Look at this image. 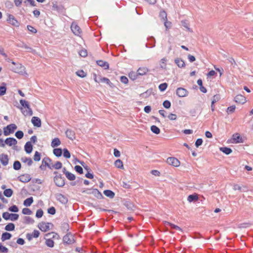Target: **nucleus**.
Masks as SVG:
<instances>
[{"instance_id": "obj_1", "label": "nucleus", "mask_w": 253, "mask_h": 253, "mask_svg": "<svg viewBox=\"0 0 253 253\" xmlns=\"http://www.w3.org/2000/svg\"><path fill=\"white\" fill-rule=\"evenodd\" d=\"M17 128V126L15 124H10L3 128V134L5 136H8L13 133Z\"/></svg>"}, {"instance_id": "obj_2", "label": "nucleus", "mask_w": 253, "mask_h": 253, "mask_svg": "<svg viewBox=\"0 0 253 253\" xmlns=\"http://www.w3.org/2000/svg\"><path fill=\"white\" fill-rule=\"evenodd\" d=\"M71 29L73 33L76 36H80L82 30L76 22H73L71 26Z\"/></svg>"}, {"instance_id": "obj_3", "label": "nucleus", "mask_w": 253, "mask_h": 253, "mask_svg": "<svg viewBox=\"0 0 253 253\" xmlns=\"http://www.w3.org/2000/svg\"><path fill=\"white\" fill-rule=\"evenodd\" d=\"M167 163L169 165L175 167L179 166L180 164L179 161L174 157L168 158L167 160Z\"/></svg>"}, {"instance_id": "obj_4", "label": "nucleus", "mask_w": 253, "mask_h": 253, "mask_svg": "<svg viewBox=\"0 0 253 253\" xmlns=\"http://www.w3.org/2000/svg\"><path fill=\"white\" fill-rule=\"evenodd\" d=\"M56 199L62 204L65 205L68 203V198L60 193H57L55 195Z\"/></svg>"}, {"instance_id": "obj_5", "label": "nucleus", "mask_w": 253, "mask_h": 253, "mask_svg": "<svg viewBox=\"0 0 253 253\" xmlns=\"http://www.w3.org/2000/svg\"><path fill=\"white\" fill-rule=\"evenodd\" d=\"M4 142L5 143V144L6 145H8L9 146H14L13 149H14V150L16 149V148L17 147L16 145L17 143V141L14 138H13V137L7 138L4 140Z\"/></svg>"}, {"instance_id": "obj_6", "label": "nucleus", "mask_w": 253, "mask_h": 253, "mask_svg": "<svg viewBox=\"0 0 253 253\" xmlns=\"http://www.w3.org/2000/svg\"><path fill=\"white\" fill-rule=\"evenodd\" d=\"M55 184L58 187H63L64 184V180L60 175H56L54 178Z\"/></svg>"}, {"instance_id": "obj_7", "label": "nucleus", "mask_w": 253, "mask_h": 253, "mask_svg": "<svg viewBox=\"0 0 253 253\" xmlns=\"http://www.w3.org/2000/svg\"><path fill=\"white\" fill-rule=\"evenodd\" d=\"M63 242L65 243L71 244L74 243L75 240L73 235L70 233H68L63 237Z\"/></svg>"}, {"instance_id": "obj_8", "label": "nucleus", "mask_w": 253, "mask_h": 253, "mask_svg": "<svg viewBox=\"0 0 253 253\" xmlns=\"http://www.w3.org/2000/svg\"><path fill=\"white\" fill-rule=\"evenodd\" d=\"M176 94L179 97H184L188 95V91L183 87H178L176 89Z\"/></svg>"}, {"instance_id": "obj_9", "label": "nucleus", "mask_w": 253, "mask_h": 253, "mask_svg": "<svg viewBox=\"0 0 253 253\" xmlns=\"http://www.w3.org/2000/svg\"><path fill=\"white\" fill-rule=\"evenodd\" d=\"M50 225H52L50 223L41 222L39 224L38 227L41 231L46 232L50 229Z\"/></svg>"}, {"instance_id": "obj_10", "label": "nucleus", "mask_w": 253, "mask_h": 253, "mask_svg": "<svg viewBox=\"0 0 253 253\" xmlns=\"http://www.w3.org/2000/svg\"><path fill=\"white\" fill-rule=\"evenodd\" d=\"M231 143H243V140L240 135L238 133L233 134L232 135Z\"/></svg>"}, {"instance_id": "obj_11", "label": "nucleus", "mask_w": 253, "mask_h": 253, "mask_svg": "<svg viewBox=\"0 0 253 253\" xmlns=\"http://www.w3.org/2000/svg\"><path fill=\"white\" fill-rule=\"evenodd\" d=\"M234 101L237 103L242 104H243L247 102L246 97L241 94L236 95L234 98Z\"/></svg>"}, {"instance_id": "obj_12", "label": "nucleus", "mask_w": 253, "mask_h": 253, "mask_svg": "<svg viewBox=\"0 0 253 253\" xmlns=\"http://www.w3.org/2000/svg\"><path fill=\"white\" fill-rule=\"evenodd\" d=\"M19 181L23 183H27L31 179L30 175L28 174H24L18 177Z\"/></svg>"}, {"instance_id": "obj_13", "label": "nucleus", "mask_w": 253, "mask_h": 253, "mask_svg": "<svg viewBox=\"0 0 253 253\" xmlns=\"http://www.w3.org/2000/svg\"><path fill=\"white\" fill-rule=\"evenodd\" d=\"M0 161L3 166H7L9 162V158L8 155L4 154H0Z\"/></svg>"}, {"instance_id": "obj_14", "label": "nucleus", "mask_w": 253, "mask_h": 253, "mask_svg": "<svg viewBox=\"0 0 253 253\" xmlns=\"http://www.w3.org/2000/svg\"><path fill=\"white\" fill-rule=\"evenodd\" d=\"M31 122L34 126L37 127H40L42 126L41 120L39 117H33L31 120Z\"/></svg>"}, {"instance_id": "obj_15", "label": "nucleus", "mask_w": 253, "mask_h": 253, "mask_svg": "<svg viewBox=\"0 0 253 253\" xmlns=\"http://www.w3.org/2000/svg\"><path fill=\"white\" fill-rule=\"evenodd\" d=\"M65 134L66 136L72 140H75L76 139L75 132L74 131L71 129H68L66 131Z\"/></svg>"}, {"instance_id": "obj_16", "label": "nucleus", "mask_w": 253, "mask_h": 253, "mask_svg": "<svg viewBox=\"0 0 253 253\" xmlns=\"http://www.w3.org/2000/svg\"><path fill=\"white\" fill-rule=\"evenodd\" d=\"M94 81L95 82H97V83H99V82H101V83H106V84H108L111 87H113V84L110 82V81L107 78H105V77H103V78H99V80L98 81L96 78H95L94 79Z\"/></svg>"}, {"instance_id": "obj_17", "label": "nucleus", "mask_w": 253, "mask_h": 253, "mask_svg": "<svg viewBox=\"0 0 253 253\" xmlns=\"http://www.w3.org/2000/svg\"><path fill=\"white\" fill-rule=\"evenodd\" d=\"M63 173L66 175V177L69 180H74L75 179V178H76L75 175L74 174L67 171L65 168L63 169Z\"/></svg>"}, {"instance_id": "obj_18", "label": "nucleus", "mask_w": 253, "mask_h": 253, "mask_svg": "<svg viewBox=\"0 0 253 253\" xmlns=\"http://www.w3.org/2000/svg\"><path fill=\"white\" fill-rule=\"evenodd\" d=\"M148 68L147 67H143L139 68L137 71V73L139 76H143L146 75L148 72Z\"/></svg>"}, {"instance_id": "obj_19", "label": "nucleus", "mask_w": 253, "mask_h": 253, "mask_svg": "<svg viewBox=\"0 0 253 253\" xmlns=\"http://www.w3.org/2000/svg\"><path fill=\"white\" fill-rule=\"evenodd\" d=\"M26 108L27 109L26 110H24L22 111V113L24 116H32L33 113L32 109L30 108L29 104H27Z\"/></svg>"}, {"instance_id": "obj_20", "label": "nucleus", "mask_w": 253, "mask_h": 253, "mask_svg": "<svg viewBox=\"0 0 253 253\" xmlns=\"http://www.w3.org/2000/svg\"><path fill=\"white\" fill-rule=\"evenodd\" d=\"M98 65L100 67H103L105 69H109V65L108 62L103 60H98L96 61Z\"/></svg>"}, {"instance_id": "obj_21", "label": "nucleus", "mask_w": 253, "mask_h": 253, "mask_svg": "<svg viewBox=\"0 0 253 253\" xmlns=\"http://www.w3.org/2000/svg\"><path fill=\"white\" fill-rule=\"evenodd\" d=\"M60 144L61 141L58 138L56 137L52 139L51 143V146L53 148H54L59 146Z\"/></svg>"}, {"instance_id": "obj_22", "label": "nucleus", "mask_w": 253, "mask_h": 253, "mask_svg": "<svg viewBox=\"0 0 253 253\" xmlns=\"http://www.w3.org/2000/svg\"><path fill=\"white\" fill-rule=\"evenodd\" d=\"M24 148H25V151L27 153H28V154L31 153L33 150V146H32V145L31 144V142H30V141L27 142L26 143Z\"/></svg>"}, {"instance_id": "obj_23", "label": "nucleus", "mask_w": 253, "mask_h": 253, "mask_svg": "<svg viewBox=\"0 0 253 253\" xmlns=\"http://www.w3.org/2000/svg\"><path fill=\"white\" fill-rule=\"evenodd\" d=\"M198 200V196L197 194L190 195L188 196L187 201L189 203H191L194 201H197Z\"/></svg>"}, {"instance_id": "obj_24", "label": "nucleus", "mask_w": 253, "mask_h": 253, "mask_svg": "<svg viewBox=\"0 0 253 253\" xmlns=\"http://www.w3.org/2000/svg\"><path fill=\"white\" fill-rule=\"evenodd\" d=\"M51 160L48 158H44L42 161V163L44 164V166L47 167L49 169H52V166H50V162H51Z\"/></svg>"}, {"instance_id": "obj_25", "label": "nucleus", "mask_w": 253, "mask_h": 253, "mask_svg": "<svg viewBox=\"0 0 253 253\" xmlns=\"http://www.w3.org/2000/svg\"><path fill=\"white\" fill-rule=\"evenodd\" d=\"M12 235L10 233L8 232H4L2 233L1 237V240L2 242L5 240H9L11 237Z\"/></svg>"}, {"instance_id": "obj_26", "label": "nucleus", "mask_w": 253, "mask_h": 253, "mask_svg": "<svg viewBox=\"0 0 253 253\" xmlns=\"http://www.w3.org/2000/svg\"><path fill=\"white\" fill-rule=\"evenodd\" d=\"M175 63L180 68L185 66V63L183 60L180 58H176L174 60Z\"/></svg>"}, {"instance_id": "obj_27", "label": "nucleus", "mask_w": 253, "mask_h": 253, "mask_svg": "<svg viewBox=\"0 0 253 253\" xmlns=\"http://www.w3.org/2000/svg\"><path fill=\"white\" fill-rule=\"evenodd\" d=\"M104 194L110 198H113L115 196V193L110 190H106L103 192Z\"/></svg>"}, {"instance_id": "obj_28", "label": "nucleus", "mask_w": 253, "mask_h": 253, "mask_svg": "<svg viewBox=\"0 0 253 253\" xmlns=\"http://www.w3.org/2000/svg\"><path fill=\"white\" fill-rule=\"evenodd\" d=\"M159 17L161 18V20H163L164 21L168 20L167 14L164 10H162L160 11L159 13Z\"/></svg>"}, {"instance_id": "obj_29", "label": "nucleus", "mask_w": 253, "mask_h": 253, "mask_svg": "<svg viewBox=\"0 0 253 253\" xmlns=\"http://www.w3.org/2000/svg\"><path fill=\"white\" fill-rule=\"evenodd\" d=\"M13 190L10 189H6L3 191V194L6 197H10L13 195Z\"/></svg>"}, {"instance_id": "obj_30", "label": "nucleus", "mask_w": 253, "mask_h": 253, "mask_svg": "<svg viewBox=\"0 0 253 253\" xmlns=\"http://www.w3.org/2000/svg\"><path fill=\"white\" fill-rule=\"evenodd\" d=\"M2 85L0 86V96L4 95L6 91V84L3 83Z\"/></svg>"}, {"instance_id": "obj_31", "label": "nucleus", "mask_w": 253, "mask_h": 253, "mask_svg": "<svg viewBox=\"0 0 253 253\" xmlns=\"http://www.w3.org/2000/svg\"><path fill=\"white\" fill-rule=\"evenodd\" d=\"M33 197H30V198L26 199L24 201L23 204L26 207H29L31 205V204L33 203Z\"/></svg>"}, {"instance_id": "obj_32", "label": "nucleus", "mask_w": 253, "mask_h": 253, "mask_svg": "<svg viewBox=\"0 0 253 253\" xmlns=\"http://www.w3.org/2000/svg\"><path fill=\"white\" fill-rule=\"evenodd\" d=\"M114 165L117 168L124 169V165L123 162L120 159H118L117 160H116L115 162Z\"/></svg>"}, {"instance_id": "obj_33", "label": "nucleus", "mask_w": 253, "mask_h": 253, "mask_svg": "<svg viewBox=\"0 0 253 253\" xmlns=\"http://www.w3.org/2000/svg\"><path fill=\"white\" fill-rule=\"evenodd\" d=\"M219 149L221 152H222L223 153H225L226 155H229L232 152L231 149L227 147H220Z\"/></svg>"}, {"instance_id": "obj_34", "label": "nucleus", "mask_w": 253, "mask_h": 253, "mask_svg": "<svg viewBox=\"0 0 253 253\" xmlns=\"http://www.w3.org/2000/svg\"><path fill=\"white\" fill-rule=\"evenodd\" d=\"M129 77L132 80H136L139 76L137 73L135 72H131L129 73Z\"/></svg>"}, {"instance_id": "obj_35", "label": "nucleus", "mask_w": 253, "mask_h": 253, "mask_svg": "<svg viewBox=\"0 0 253 253\" xmlns=\"http://www.w3.org/2000/svg\"><path fill=\"white\" fill-rule=\"evenodd\" d=\"M53 154L57 157H60L62 153V151L61 148H55L53 150Z\"/></svg>"}, {"instance_id": "obj_36", "label": "nucleus", "mask_w": 253, "mask_h": 253, "mask_svg": "<svg viewBox=\"0 0 253 253\" xmlns=\"http://www.w3.org/2000/svg\"><path fill=\"white\" fill-rule=\"evenodd\" d=\"M15 225L13 223H9L5 227V230L6 231H13L14 230Z\"/></svg>"}, {"instance_id": "obj_37", "label": "nucleus", "mask_w": 253, "mask_h": 253, "mask_svg": "<svg viewBox=\"0 0 253 253\" xmlns=\"http://www.w3.org/2000/svg\"><path fill=\"white\" fill-rule=\"evenodd\" d=\"M151 130L154 133L158 134L160 132V129L156 126H151Z\"/></svg>"}, {"instance_id": "obj_38", "label": "nucleus", "mask_w": 253, "mask_h": 253, "mask_svg": "<svg viewBox=\"0 0 253 253\" xmlns=\"http://www.w3.org/2000/svg\"><path fill=\"white\" fill-rule=\"evenodd\" d=\"M45 244L47 246L52 248L54 246V242L50 239H46L45 241Z\"/></svg>"}, {"instance_id": "obj_39", "label": "nucleus", "mask_w": 253, "mask_h": 253, "mask_svg": "<svg viewBox=\"0 0 253 253\" xmlns=\"http://www.w3.org/2000/svg\"><path fill=\"white\" fill-rule=\"evenodd\" d=\"M62 164L60 162H56L55 164L52 165V169L54 168L55 169H58L62 168Z\"/></svg>"}, {"instance_id": "obj_40", "label": "nucleus", "mask_w": 253, "mask_h": 253, "mask_svg": "<svg viewBox=\"0 0 253 253\" xmlns=\"http://www.w3.org/2000/svg\"><path fill=\"white\" fill-rule=\"evenodd\" d=\"M19 46L21 47L24 48L25 49H28L32 52H35V50L33 49L31 47H29V46H28L26 44H25L24 43H22L21 45H20Z\"/></svg>"}, {"instance_id": "obj_41", "label": "nucleus", "mask_w": 253, "mask_h": 253, "mask_svg": "<svg viewBox=\"0 0 253 253\" xmlns=\"http://www.w3.org/2000/svg\"><path fill=\"white\" fill-rule=\"evenodd\" d=\"M21 167L20 163L18 161H15L13 164V169L15 170H19L20 169Z\"/></svg>"}, {"instance_id": "obj_42", "label": "nucleus", "mask_w": 253, "mask_h": 253, "mask_svg": "<svg viewBox=\"0 0 253 253\" xmlns=\"http://www.w3.org/2000/svg\"><path fill=\"white\" fill-rule=\"evenodd\" d=\"M236 109V106L235 105H232L230 107H228L226 110L227 113L229 114H231L233 113Z\"/></svg>"}, {"instance_id": "obj_43", "label": "nucleus", "mask_w": 253, "mask_h": 253, "mask_svg": "<svg viewBox=\"0 0 253 253\" xmlns=\"http://www.w3.org/2000/svg\"><path fill=\"white\" fill-rule=\"evenodd\" d=\"M34 160L35 161L37 162H38L41 160V154L39 152L36 151L35 152L34 156Z\"/></svg>"}, {"instance_id": "obj_44", "label": "nucleus", "mask_w": 253, "mask_h": 253, "mask_svg": "<svg viewBox=\"0 0 253 253\" xmlns=\"http://www.w3.org/2000/svg\"><path fill=\"white\" fill-rule=\"evenodd\" d=\"M22 160L23 162L27 163L28 166H31L33 163V161L30 158L25 157V158H22Z\"/></svg>"}, {"instance_id": "obj_45", "label": "nucleus", "mask_w": 253, "mask_h": 253, "mask_svg": "<svg viewBox=\"0 0 253 253\" xmlns=\"http://www.w3.org/2000/svg\"><path fill=\"white\" fill-rule=\"evenodd\" d=\"M19 215L16 213H10L9 219L12 221H15L18 219Z\"/></svg>"}, {"instance_id": "obj_46", "label": "nucleus", "mask_w": 253, "mask_h": 253, "mask_svg": "<svg viewBox=\"0 0 253 253\" xmlns=\"http://www.w3.org/2000/svg\"><path fill=\"white\" fill-rule=\"evenodd\" d=\"M220 99V96L218 94L214 95L211 100V103L213 105Z\"/></svg>"}, {"instance_id": "obj_47", "label": "nucleus", "mask_w": 253, "mask_h": 253, "mask_svg": "<svg viewBox=\"0 0 253 253\" xmlns=\"http://www.w3.org/2000/svg\"><path fill=\"white\" fill-rule=\"evenodd\" d=\"M15 136L18 138V139H21L23 138V136H24V133L23 132V131H21V130H18L17 131V132H16L15 133Z\"/></svg>"}, {"instance_id": "obj_48", "label": "nucleus", "mask_w": 253, "mask_h": 253, "mask_svg": "<svg viewBox=\"0 0 253 253\" xmlns=\"http://www.w3.org/2000/svg\"><path fill=\"white\" fill-rule=\"evenodd\" d=\"M22 212L23 214L26 215H30L32 213V211L28 208H24Z\"/></svg>"}, {"instance_id": "obj_49", "label": "nucleus", "mask_w": 253, "mask_h": 253, "mask_svg": "<svg viewBox=\"0 0 253 253\" xmlns=\"http://www.w3.org/2000/svg\"><path fill=\"white\" fill-rule=\"evenodd\" d=\"M167 86L168 84L167 83H163L159 85V88L161 91H163L166 89Z\"/></svg>"}, {"instance_id": "obj_50", "label": "nucleus", "mask_w": 253, "mask_h": 253, "mask_svg": "<svg viewBox=\"0 0 253 253\" xmlns=\"http://www.w3.org/2000/svg\"><path fill=\"white\" fill-rule=\"evenodd\" d=\"M63 156L66 158H70L71 157L69 151L67 149H63Z\"/></svg>"}, {"instance_id": "obj_51", "label": "nucleus", "mask_w": 253, "mask_h": 253, "mask_svg": "<svg viewBox=\"0 0 253 253\" xmlns=\"http://www.w3.org/2000/svg\"><path fill=\"white\" fill-rule=\"evenodd\" d=\"M77 75L82 78L85 77L86 76V73L83 70H79L76 72Z\"/></svg>"}, {"instance_id": "obj_52", "label": "nucleus", "mask_w": 253, "mask_h": 253, "mask_svg": "<svg viewBox=\"0 0 253 253\" xmlns=\"http://www.w3.org/2000/svg\"><path fill=\"white\" fill-rule=\"evenodd\" d=\"M25 223L27 224H32L34 222V219L29 216H26L25 218Z\"/></svg>"}, {"instance_id": "obj_53", "label": "nucleus", "mask_w": 253, "mask_h": 253, "mask_svg": "<svg viewBox=\"0 0 253 253\" xmlns=\"http://www.w3.org/2000/svg\"><path fill=\"white\" fill-rule=\"evenodd\" d=\"M164 26L166 28V30H168L171 27V23L170 21H168V20L164 21Z\"/></svg>"}, {"instance_id": "obj_54", "label": "nucleus", "mask_w": 253, "mask_h": 253, "mask_svg": "<svg viewBox=\"0 0 253 253\" xmlns=\"http://www.w3.org/2000/svg\"><path fill=\"white\" fill-rule=\"evenodd\" d=\"M160 62H161L160 65H161V68H164V69L166 68V62H167L166 58H162Z\"/></svg>"}, {"instance_id": "obj_55", "label": "nucleus", "mask_w": 253, "mask_h": 253, "mask_svg": "<svg viewBox=\"0 0 253 253\" xmlns=\"http://www.w3.org/2000/svg\"><path fill=\"white\" fill-rule=\"evenodd\" d=\"M163 106L165 108H166L167 109H169L170 107L171 103L169 101L165 100L163 102Z\"/></svg>"}, {"instance_id": "obj_56", "label": "nucleus", "mask_w": 253, "mask_h": 253, "mask_svg": "<svg viewBox=\"0 0 253 253\" xmlns=\"http://www.w3.org/2000/svg\"><path fill=\"white\" fill-rule=\"evenodd\" d=\"M75 169L77 172L80 174H82L83 173V168L80 166H76L75 167Z\"/></svg>"}, {"instance_id": "obj_57", "label": "nucleus", "mask_w": 253, "mask_h": 253, "mask_svg": "<svg viewBox=\"0 0 253 253\" xmlns=\"http://www.w3.org/2000/svg\"><path fill=\"white\" fill-rule=\"evenodd\" d=\"M43 211L41 209L37 210L36 214V216L38 218H40L43 215Z\"/></svg>"}, {"instance_id": "obj_58", "label": "nucleus", "mask_w": 253, "mask_h": 253, "mask_svg": "<svg viewBox=\"0 0 253 253\" xmlns=\"http://www.w3.org/2000/svg\"><path fill=\"white\" fill-rule=\"evenodd\" d=\"M9 211H10L16 212L18 211V208L16 206L13 205L9 208Z\"/></svg>"}, {"instance_id": "obj_59", "label": "nucleus", "mask_w": 253, "mask_h": 253, "mask_svg": "<svg viewBox=\"0 0 253 253\" xmlns=\"http://www.w3.org/2000/svg\"><path fill=\"white\" fill-rule=\"evenodd\" d=\"M8 252V250L7 248L2 246L1 244L0 243V252L3 253H7Z\"/></svg>"}, {"instance_id": "obj_60", "label": "nucleus", "mask_w": 253, "mask_h": 253, "mask_svg": "<svg viewBox=\"0 0 253 253\" xmlns=\"http://www.w3.org/2000/svg\"><path fill=\"white\" fill-rule=\"evenodd\" d=\"M79 54L80 56L83 57H85L87 56V51L85 49H82L79 52Z\"/></svg>"}, {"instance_id": "obj_61", "label": "nucleus", "mask_w": 253, "mask_h": 253, "mask_svg": "<svg viewBox=\"0 0 253 253\" xmlns=\"http://www.w3.org/2000/svg\"><path fill=\"white\" fill-rule=\"evenodd\" d=\"M27 29L29 31H30L32 33H36L37 32V30L32 26H27Z\"/></svg>"}, {"instance_id": "obj_62", "label": "nucleus", "mask_w": 253, "mask_h": 253, "mask_svg": "<svg viewBox=\"0 0 253 253\" xmlns=\"http://www.w3.org/2000/svg\"><path fill=\"white\" fill-rule=\"evenodd\" d=\"M56 210L54 207H52L48 209V213L53 215L55 213Z\"/></svg>"}, {"instance_id": "obj_63", "label": "nucleus", "mask_w": 253, "mask_h": 253, "mask_svg": "<svg viewBox=\"0 0 253 253\" xmlns=\"http://www.w3.org/2000/svg\"><path fill=\"white\" fill-rule=\"evenodd\" d=\"M10 215V213H9V212H3L2 214V217L5 220H8V219H9Z\"/></svg>"}, {"instance_id": "obj_64", "label": "nucleus", "mask_w": 253, "mask_h": 253, "mask_svg": "<svg viewBox=\"0 0 253 253\" xmlns=\"http://www.w3.org/2000/svg\"><path fill=\"white\" fill-rule=\"evenodd\" d=\"M168 117L170 120H175L177 119L176 115L172 113H170Z\"/></svg>"}]
</instances>
